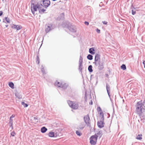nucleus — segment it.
Instances as JSON below:
<instances>
[{"mask_svg":"<svg viewBox=\"0 0 145 145\" xmlns=\"http://www.w3.org/2000/svg\"><path fill=\"white\" fill-rule=\"evenodd\" d=\"M132 14L134 15L136 13V11H134L133 10H132Z\"/></svg>","mask_w":145,"mask_h":145,"instance_id":"c756f323","label":"nucleus"},{"mask_svg":"<svg viewBox=\"0 0 145 145\" xmlns=\"http://www.w3.org/2000/svg\"><path fill=\"white\" fill-rule=\"evenodd\" d=\"M43 4L45 8H47L50 5V2L48 0H44L43 1Z\"/></svg>","mask_w":145,"mask_h":145,"instance_id":"6e6552de","label":"nucleus"},{"mask_svg":"<svg viewBox=\"0 0 145 145\" xmlns=\"http://www.w3.org/2000/svg\"><path fill=\"white\" fill-rule=\"evenodd\" d=\"M46 10L44 9H42L40 10V12H44Z\"/></svg>","mask_w":145,"mask_h":145,"instance_id":"473e14b6","label":"nucleus"},{"mask_svg":"<svg viewBox=\"0 0 145 145\" xmlns=\"http://www.w3.org/2000/svg\"><path fill=\"white\" fill-rule=\"evenodd\" d=\"M142 134L138 135L137 136L136 138L138 140H141L142 138Z\"/></svg>","mask_w":145,"mask_h":145,"instance_id":"6ab92c4d","label":"nucleus"},{"mask_svg":"<svg viewBox=\"0 0 145 145\" xmlns=\"http://www.w3.org/2000/svg\"><path fill=\"white\" fill-rule=\"evenodd\" d=\"M5 26H6V27H8V25H5Z\"/></svg>","mask_w":145,"mask_h":145,"instance_id":"ea45409f","label":"nucleus"},{"mask_svg":"<svg viewBox=\"0 0 145 145\" xmlns=\"http://www.w3.org/2000/svg\"><path fill=\"white\" fill-rule=\"evenodd\" d=\"M11 27L13 29H16L17 30H19L22 28V26L21 25H16L15 24H13Z\"/></svg>","mask_w":145,"mask_h":145,"instance_id":"1a4fd4ad","label":"nucleus"},{"mask_svg":"<svg viewBox=\"0 0 145 145\" xmlns=\"http://www.w3.org/2000/svg\"><path fill=\"white\" fill-rule=\"evenodd\" d=\"M8 85L9 86L11 87L12 89H14V84L12 82H9L8 83Z\"/></svg>","mask_w":145,"mask_h":145,"instance_id":"a211bd4d","label":"nucleus"},{"mask_svg":"<svg viewBox=\"0 0 145 145\" xmlns=\"http://www.w3.org/2000/svg\"><path fill=\"white\" fill-rule=\"evenodd\" d=\"M106 89H107V91L108 93V94L109 95V93H110L109 92V91L110 90V87L108 85H106Z\"/></svg>","mask_w":145,"mask_h":145,"instance_id":"393cba45","label":"nucleus"},{"mask_svg":"<svg viewBox=\"0 0 145 145\" xmlns=\"http://www.w3.org/2000/svg\"><path fill=\"white\" fill-rule=\"evenodd\" d=\"M94 63L96 66L98 67L99 69H101L103 68V64L101 62V60L95 61Z\"/></svg>","mask_w":145,"mask_h":145,"instance_id":"423d86ee","label":"nucleus"},{"mask_svg":"<svg viewBox=\"0 0 145 145\" xmlns=\"http://www.w3.org/2000/svg\"><path fill=\"white\" fill-rule=\"evenodd\" d=\"M15 116V115H14V114H13L12 115V116L10 117V119H12V118H14V117Z\"/></svg>","mask_w":145,"mask_h":145,"instance_id":"7c9ffc66","label":"nucleus"},{"mask_svg":"<svg viewBox=\"0 0 145 145\" xmlns=\"http://www.w3.org/2000/svg\"><path fill=\"white\" fill-rule=\"evenodd\" d=\"M22 104L24 106V107H26L28 106V105L27 104L24 103V102H22Z\"/></svg>","mask_w":145,"mask_h":145,"instance_id":"bb28decb","label":"nucleus"},{"mask_svg":"<svg viewBox=\"0 0 145 145\" xmlns=\"http://www.w3.org/2000/svg\"><path fill=\"white\" fill-rule=\"evenodd\" d=\"M50 27L49 26H47L45 29V31L46 33H48L50 30Z\"/></svg>","mask_w":145,"mask_h":145,"instance_id":"412c9836","label":"nucleus"},{"mask_svg":"<svg viewBox=\"0 0 145 145\" xmlns=\"http://www.w3.org/2000/svg\"><path fill=\"white\" fill-rule=\"evenodd\" d=\"M83 62V58L81 56H80L79 60V64L80 65V66L81 65V64L82 65Z\"/></svg>","mask_w":145,"mask_h":145,"instance_id":"aec40b11","label":"nucleus"},{"mask_svg":"<svg viewBox=\"0 0 145 145\" xmlns=\"http://www.w3.org/2000/svg\"><path fill=\"white\" fill-rule=\"evenodd\" d=\"M42 6V5L38 3L36 4L34 1H32L31 3V8L32 13L34 14L35 12L37 11L38 9L41 8Z\"/></svg>","mask_w":145,"mask_h":145,"instance_id":"f03ea898","label":"nucleus"},{"mask_svg":"<svg viewBox=\"0 0 145 145\" xmlns=\"http://www.w3.org/2000/svg\"><path fill=\"white\" fill-rule=\"evenodd\" d=\"M92 65H90L89 66L88 68V70L89 71V72H91L93 71V70L92 69Z\"/></svg>","mask_w":145,"mask_h":145,"instance_id":"4be33fe9","label":"nucleus"},{"mask_svg":"<svg viewBox=\"0 0 145 145\" xmlns=\"http://www.w3.org/2000/svg\"><path fill=\"white\" fill-rule=\"evenodd\" d=\"M135 112L141 118L144 117L145 112V106L142 103L141 101L138 102L136 106Z\"/></svg>","mask_w":145,"mask_h":145,"instance_id":"f257e3e1","label":"nucleus"},{"mask_svg":"<svg viewBox=\"0 0 145 145\" xmlns=\"http://www.w3.org/2000/svg\"><path fill=\"white\" fill-rule=\"evenodd\" d=\"M101 60L100 56V55L97 54L95 56V61Z\"/></svg>","mask_w":145,"mask_h":145,"instance_id":"f8f14e48","label":"nucleus"},{"mask_svg":"<svg viewBox=\"0 0 145 145\" xmlns=\"http://www.w3.org/2000/svg\"><path fill=\"white\" fill-rule=\"evenodd\" d=\"M98 136L96 135L92 136L89 138L90 143L92 145H95L97 142Z\"/></svg>","mask_w":145,"mask_h":145,"instance_id":"20e7f679","label":"nucleus"},{"mask_svg":"<svg viewBox=\"0 0 145 145\" xmlns=\"http://www.w3.org/2000/svg\"><path fill=\"white\" fill-rule=\"evenodd\" d=\"M9 125H10V127H11L12 129H13V120L12 119H10V121L9 122Z\"/></svg>","mask_w":145,"mask_h":145,"instance_id":"4468645a","label":"nucleus"},{"mask_svg":"<svg viewBox=\"0 0 145 145\" xmlns=\"http://www.w3.org/2000/svg\"><path fill=\"white\" fill-rule=\"evenodd\" d=\"M94 51V50L93 48H91L89 49V52L92 54H95Z\"/></svg>","mask_w":145,"mask_h":145,"instance_id":"f3484780","label":"nucleus"},{"mask_svg":"<svg viewBox=\"0 0 145 145\" xmlns=\"http://www.w3.org/2000/svg\"><path fill=\"white\" fill-rule=\"evenodd\" d=\"M16 134V133L14 131H13L10 133V135L13 137H14Z\"/></svg>","mask_w":145,"mask_h":145,"instance_id":"a878e982","label":"nucleus"},{"mask_svg":"<svg viewBox=\"0 0 145 145\" xmlns=\"http://www.w3.org/2000/svg\"><path fill=\"white\" fill-rule=\"evenodd\" d=\"M76 133L77 136H80L82 135V133L79 130L76 131Z\"/></svg>","mask_w":145,"mask_h":145,"instance_id":"dca6fc26","label":"nucleus"},{"mask_svg":"<svg viewBox=\"0 0 145 145\" xmlns=\"http://www.w3.org/2000/svg\"><path fill=\"white\" fill-rule=\"evenodd\" d=\"M92 104H93L92 102V101H91V105H92Z\"/></svg>","mask_w":145,"mask_h":145,"instance_id":"58836bf2","label":"nucleus"},{"mask_svg":"<svg viewBox=\"0 0 145 145\" xmlns=\"http://www.w3.org/2000/svg\"><path fill=\"white\" fill-rule=\"evenodd\" d=\"M47 130V129L44 127H42L41 129V131L42 133H45Z\"/></svg>","mask_w":145,"mask_h":145,"instance_id":"2eb2a0df","label":"nucleus"},{"mask_svg":"<svg viewBox=\"0 0 145 145\" xmlns=\"http://www.w3.org/2000/svg\"><path fill=\"white\" fill-rule=\"evenodd\" d=\"M84 120L86 124L89 123V118L88 115H87L84 116Z\"/></svg>","mask_w":145,"mask_h":145,"instance_id":"9b49d317","label":"nucleus"},{"mask_svg":"<svg viewBox=\"0 0 145 145\" xmlns=\"http://www.w3.org/2000/svg\"><path fill=\"white\" fill-rule=\"evenodd\" d=\"M82 69V65L81 64V65L80 66V65L79 64V69L80 71H81Z\"/></svg>","mask_w":145,"mask_h":145,"instance_id":"c85d7f7f","label":"nucleus"},{"mask_svg":"<svg viewBox=\"0 0 145 145\" xmlns=\"http://www.w3.org/2000/svg\"><path fill=\"white\" fill-rule=\"evenodd\" d=\"M55 84L58 87L65 89L67 88L68 85L66 84L61 82H59L57 81L55 82Z\"/></svg>","mask_w":145,"mask_h":145,"instance_id":"39448f33","label":"nucleus"},{"mask_svg":"<svg viewBox=\"0 0 145 145\" xmlns=\"http://www.w3.org/2000/svg\"><path fill=\"white\" fill-rule=\"evenodd\" d=\"M143 64L144 65V67L145 68V60L143 61Z\"/></svg>","mask_w":145,"mask_h":145,"instance_id":"e433bc0d","label":"nucleus"},{"mask_svg":"<svg viewBox=\"0 0 145 145\" xmlns=\"http://www.w3.org/2000/svg\"><path fill=\"white\" fill-rule=\"evenodd\" d=\"M98 112L99 114V117L101 118V120H104V113L102 109L100 107H98L97 108Z\"/></svg>","mask_w":145,"mask_h":145,"instance_id":"0eeeda50","label":"nucleus"},{"mask_svg":"<svg viewBox=\"0 0 145 145\" xmlns=\"http://www.w3.org/2000/svg\"><path fill=\"white\" fill-rule=\"evenodd\" d=\"M37 58H38V60L39 59V57L38 56H37Z\"/></svg>","mask_w":145,"mask_h":145,"instance_id":"a19ab883","label":"nucleus"},{"mask_svg":"<svg viewBox=\"0 0 145 145\" xmlns=\"http://www.w3.org/2000/svg\"><path fill=\"white\" fill-rule=\"evenodd\" d=\"M87 57L88 59L90 60H91L93 59V56L91 55H88Z\"/></svg>","mask_w":145,"mask_h":145,"instance_id":"5701e85b","label":"nucleus"},{"mask_svg":"<svg viewBox=\"0 0 145 145\" xmlns=\"http://www.w3.org/2000/svg\"><path fill=\"white\" fill-rule=\"evenodd\" d=\"M121 68L123 70H125L126 69V67L125 65L123 64L121 67Z\"/></svg>","mask_w":145,"mask_h":145,"instance_id":"b1692460","label":"nucleus"},{"mask_svg":"<svg viewBox=\"0 0 145 145\" xmlns=\"http://www.w3.org/2000/svg\"><path fill=\"white\" fill-rule=\"evenodd\" d=\"M103 23L104 24H107V22L105 21H103Z\"/></svg>","mask_w":145,"mask_h":145,"instance_id":"72a5a7b5","label":"nucleus"},{"mask_svg":"<svg viewBox=\"0 0 145 145\" xmlns=\"http://www.w3.org/2000/svg\"><path fill=\"white\" fill-rule=\"evenodd\" d=\"M84 127H85V125H82V127H80V129H83V128H84Z\"/></svg>","mask_w":145,"mask_h":145,"instance_id":"4c0bfd02","label":"nucleus"},{"mask_svg":"<svg viewBox=\"0 0 145 145\" xmlns=\"http://www.w3.org/2000/svg\"><path fill=\"white\" fill-rule=\"evenodd\" d=\"M67 103L70 107L74 110L77 109L79 107L78 105L75 102L68 101Z\"/></svg>","mask_w":145,"mask_h":145,"instance_id":"7ed1b4c3","label":"nucleus"},{"mask_svg":"<svg viewBox=\"0 0 145 145\" xmlns=\"http://www.w3.org/2000/svg\"><path fill=\"white\" fill-rule=\"evenodd\" d=\"M5 20H6V22L8 23H10V20L9 19V18H8L7 17H5Z\"/></svg>","mask_w":145,"mask_h":145,"instance_id":"cd10ccee","label":"nucleus"},{"mask_svg":"<svg viewBox=\"0 0 145 145\" xmlns=\"http://www.w3.org/2000/svg\"><path fill=\"white\" fill-rule=\"evenodd\" d=\"M3 14V12L2 11H0V16H1Z\"/></svg>","mask_w":145,"mask_h":145,"instance_id":"c9c22d12","label":"nucleus"},{"mask_svg":"<svg viewBox=\"0 0 145 145\" xmlns=\"http://www.w3.org/2000/svg\"><path fill=\"white\" fill-rule=\"evenodd\" d=\"M84 24H85L88 25H89V23L88 22H84Z\"/></svg>","mask_w":145,"mask_h":145,"instance_id":"2f4dec72","label":"nucleus"},{"mask_svg":"<svg viewBox=\"0 0 145 145\" xmlns=\"http://www.w3.org/2000/svg\"><path fill=\"white\" fill-rule=\"evenodd\" d=\"M48 136L50 137H54V133L53 132L51 131L48 134Z\"/></svg>","mask_w":145,"mask_h":145,"instance_id":"ddd939ff","label":"nucleus"},{"mask_svg":"<svg viewBox=\"0 0 145 145\" xmlns=\"http://www.w3.org/2000/svg\"><path fill=\"white\" fill-rule=\"evenodd\" d=\"M96 31H97V32L98 33H99L100 32V30L99 29H97L96 30Z\"/></svg>","mask_w":145,"mask_h":145,"instance_id":"f704fd0d","label":"nucleus"},{"mask_svg":"<svg viewBox=\"0 0 145 145\" xmlns=\"http://www.w3.org/2000/svg\"><path fill=\"white\" fill-rule=\"evenodd\" d=\"M103 121L102 120H101L98 121L97 123V125L98 127L100 128H101L103 127L104 126V123Z\"/></svg>","mask_w":145,"mask_h":145,"instance_id":"9d476101","label":"nucleus"}]
</instances>
